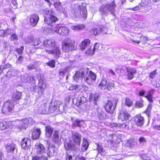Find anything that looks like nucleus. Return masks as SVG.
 <instances>
[{
	"label": "nucleus",
	"instance_id": "1",
	"mask_svg": "<svg viewBox=\"0 0 160 160\" xmlns=\"http://www.w3.org/2000/svg\"><path fill=\"white\" fill-rule=\"evenodd\" d=\"M47 16L45 17L44 22L49 26L48 27L52 31L56 32L62 35H66L69 31L68 28L65 27H59L55 22L58 20V18L55 16V13L52 9H50L47 12Z\"/></svg>",
	"mask_w": 160,
	"mask_h": 160
},
{
	"label": "nucleus",
	"instance_id": "2",
	"mask_svg": "<svg viewBox=\"0 0 160 160\" xmlns=\"http://www.w3.org/2000/svg\"><path fill=\"white\" fill-rule=\"evenodd\" d=\"M88 68H81L77 71L73 76L74 81H77L79 78H84V81L88 83L91 84L92 81L96 80L97 75L91 71H89Z\"/></svg>",
	"mask_w": 160,
	"mask_h": 160
},
{
	"label": "nucleus",
	"instance_id": "3",
	"mask_svg": "<svg viewBox=\"0 0 160 160\" xmlns=\"http://www.w3.org/2000/svg\"><path fill=\"white\" fill-rule=\"evenodd\" d=\"M116 3L113 0L111 2L101 6L99 11L102 15L107 16L108 14V12L112 15H114L116 11Z\"/></svg>",
	"mask_w": 160,
	"mask_h": 160
},
{
	"label": "nucleus",
	"instance_id": "4",
	"mask_svg": "<svg viewBox=\"0 0 160 160\" xmlns=\"http://www.w3.org/2000/svg\"><path fill=\"white\" fill-rule=\"evenodd\" d=\"M76 48L74 41L69 38H66L62 42V50L65 52H68Z\"/></svg>",
	"mask_w": 160,
	"mask_h": 160
},
{
	"label": "nucleus",
	"instance_id": "5",
	"mask_svg": "<svg viewBox=\"0 0 160 160\" xmlns=\"http://www.w3.org/2000/svg\"><path fill=\"white\" fill-rule=\"evenodd\" d=\"M14 107V102L11 100H9L6 102L2 108V112L6 114L11 111Z\"/></svg>",
	"mask_w": 160,
	"mask_h": 160
},
{
	"label": "nucleus",
	"instance_id": "6",
	"mask_svg": "<svg viewBox=\"0 0 160 160\" xmlns=\"http://www.w3.org/2000/svg\"><path fill=\"white\" fill-rule=\"evenodd\" d=\"M64 144V148L67 150H75L78 147L72 140L70 139L65 140Z\"/></svg>",
	"mask_w": 160,
	"mask_h": 160
},
{
	"label": "nucleus",
	"instance_id": "7",
	"mask_svg": "<svg viewBox=\"0 0 160 160\" xmlns=\"http://www.w3.org/2000/svg\"><path fill=\"white\" fill-rule=\"evenodd\" d=\"M117 102V101H115L114 104H113V102L111 101H108L106 105L104 107L106 111L111 114L113 113Z\"/></svg>",
	"mask_w": 160,
	"mask_h": 160
},
{
	"label": "nucleus",
	"instance_id": "8",
	"mask_svg": "<svg viewBox=\"0 0 160 160\" xmlns=\"http://www.w3.org/2000/svg\"><path fill=\"white\" fill-rule=\"evenodd\" d=\"M52 50H45V52L49 54H53L56 58H58L60 57L61 52L60 48L56 46L52 48Z\"/></svg>",
	"mask_w": 160,
	"mask_h": 160
},
{
	"label": "nucleus",
	"instance_id": "9",
	"mask_svg": "<svg viewBox=\"0 0 160 160\" xmlns=\"http://www.w3.org/2000/svg\"><path fill=\"white\" fill-rule=\"evenodd\" d=\"M72 137L74 142L79 147L81 143V135L77 132H73L72 134Z\"/></svg>",
	"mask_w": 160,
	"mask_h": 160
},
{
	"label": "nucleus",
	"instance_id": "10",
	"mask_svg": "<svg viewBox=\"0 0 160 160\" xmlns=\"http://www.w3.org/2000/svg\"><path fill=\"white\" fill-rule=\"evenodd\" d=\"M28 18L31 22V25L34 27L36 25L39 20V18L37 14H34L30 15Z\"/></svg>",
	"mask_w": 160,
	"mask_h": 160
},
{
	"label": "nucleus",
	"instance_id": "11",
	"mask_svg": "<svg viewBox=\"0 0 160 160\" xmlns=\"http://www.w3.org/2000/svg\"><path fill=\"white\" fill-rule=\"evenodd\" d=\"M130 117L129 114L126 110H122L120 112L118 118L122 121L128 120Z\"/></svg>",
	"mask_w": 160,
	"mask_h": 160
},
{
	"label": "nucleus",
	"instance_id": "12",
	"mask_svg": "<svg viewBox=\"0 0 160 160\" xmlns=\"http://www.w3.org/2000/svg\"><path fill=\"white\" fill-rule=\"evenodd\" d=\"M31 144V140L28 138H24L21 142V146L24 149H29Z\"/></svg>",
	"mask_w": 160,
	"mask_h": 160
},
{
	"label": "nucleus",
	"instance_id": "13",
	"mask_svg": "<svg viewBox=\"0 0 160 160\" xmlns=\"http://www.w3.org/2000/svg\"><path fill=\"white\" fill-rule=\"evenodd\" d=\"M47 145L46 147L48 148V155L49 157H53L55 155L57 154L56 151L55 150V148L54 147H50V144L49 142L48 141H45Z\"/></svg>",
	"mask_w": 160,
	"mask_h": 160
},
{
	"label": "nucleus",
	"instance_id": "14",
	"mask_svg": "<svg viewBox=\"0 0 160 160\" xmlns=\"http://www.w3.org/2000/svg\"><path fill=\"white\" fill-rule=\"evenodd\" d=\"M43 46L46 47L53 48L56 46V43L53 39H47L45 40L43 43Z\"/></svg>",
	"mask_w": 160,
	"mask_h": 160
},
{
	"label": "nucleus",
	"instance_id": "15",
	"mask_svg": "<svg viewBox=\"0 0 160 160\" xmlns=\"http://www.w3.org/2000/svg\"><path fill=\"white\" fill-rule=\"evenodd\" d=\"M16 72L14 70H11L9 71L7 73V75L4 76L1 78V81L4 82L7 80V78H9L11 77L14 76L16 75Z\"/></svg>",
	"mask_w": 160,
	"mask_h": 160
},
{
	"label": "nucleus",
	"instance_id": "16",
	"mask_svg": "<svg viewBox=\"0 0 160 160\" xmlns=\"http://www.w3.org/2000/svg\"><path fill=\"white\" fill-rule=\"evenodd\" d=\"M19 123L18 128L20 129V130L22 129H25L28 127L29 120L27 118L22 119L20 121Z\"/></svg>",
	"mask_w": 160,
	"mask_h": 160
},
{
	"label": "nucleus",
	"instance_id": "17",
	"mask_svg": "<svg viewBox=\"0 0 160 160\" xmlns=\"http://www.w3.org/2000/svg\"><path fill=\"white\" fill-rule=\"evenodd\" d=\"M16 145L13 142L8 143L6 145L5 147L7 152H13L16 148Z\"/></svg>",
	"mask_w": 160,
	"mask_h": 160
},
{
	"label": "nucleus",
	"instance_id": "18",
	"mask_svg": "<svg viewBox=\"0 0 160 160\" xmlns=\"http://www.w3.org/2000/svg\"><path fill=\"white\" fill-rule=\"evenodd\" d=\"M78 8L80 16L84 18H86L87 16V12L86 8L82 5L79 6Z\"/></svg>",
	"mask_w": 160,
	"mask_h": 160
},
{
	"label": "nucleus",
	"instance_id": "19",
	"mask_svg": "<svg viewBox=\"0 0 160 160\" xmlns=\"http://www.w3.org/2000/svg\"><path fill=\"white\" fill-rule=\"evenodd\" d=\"M48 106L46 103L39 107L37 110V112L40 114H45L47 113Z\"/></svg>",
	"mask_w": 160,
	"mask_h": 160
},
{
	"label": "nucleus",
	"instance_id": "20",
	"mask_svg": "<svg viewBox=\"0 0 160 160\" xmlns=\"http://www.w3.org/2000/svg\"><path fill=\"white\" fill-rule=\"evenodd\" d=\"M135 121L136 125L138 126H142L144 122V118L140 115L136 116Z\"/></svg>",
	"mask_w": 160,
	"mask_h": 160
},
{
	"label": "nucleus",
	"instance_id": "21",
	"mask_svg": "<svg viewBox=\"0 0 160 160\" xmlns=\"http://www.w3.org/2000/svg\"><path fill=\"white\" fill-rule=\"evenodd\" d=\"M45 148L43 145L39 143L37 146L36 152L38 154H43L45 152Z\"/></svg>",
	"mask_w": 160,
	"mask_h": 160
},
{
	"label": "nucleus",
	"instance_id": "22",
	"mask_svg": "<svg viewBox=\"0 0 160 160\" xmlns=\"http://www.w3.org/2000/svg\"><path fill=\"white\" fill-rule=\"evenodd\" d=\"M40 129L39 128H36L32 132V138L33 139H38L41 134Z\"/></svg>",
	"mask_w": 160,
	"mask_h": 160
},
{
	"label": "nucleus",
	"instance_id": "23",
	"mask_svg": "<svg viewBox=\"0 0 160 160\" xmlns=\"http://www.w3.org/2000/svg\"><path fill=\"white\" fill-rule=\"evenodd\" d=\"M44 88L43 86L39 85L38 87L35 86L34 89V91L35 92H37L38 96H40L42 94Z\"/></svg>",
	"mask_w": 160,
	"mask_h": 160
},
{
	"label": "nucleus",
	"instance_id": "24",
	"mask_svg": "<svg viewBox=\"0 0 160 160\" xmlns=\"http://www.w3.org/2000/svg\"><path fill=\"white\" fill-rule=\"evenodd\" d=\"M49 108L50 109L52 110L53 111H55L57 110H59V106L57 105L56 101H52L50 103Z\"/></svg>",
	"mask_w": 160,
	"mask_h": 160
},
{
	"label": "nucleus",
	"instance_id": "25",
	"mask_svg": "<svg viewBox=\"0 0 160 160\" xmlns=\"http://www.w3.org/2000/svg\"><path fill=\"white\" fill-rule=\"evenodd\" d=\"M97 111L98 112L97 116L100 120L104 119L106 118V114L104 111H102L100 108H98Z\"/></svg>",
	"mask_w": 160,
	"mask_h": 160
},
{
	"label": "nucleus",
	"instance_id": "26",
	"mask_svg": "<svg viewBox=\"0 0 160 160\" xmlns=\"http://www.w3.org/2000/svg\"><path fill=\"white\" fill-rule=\"evenodd\" d=\"M89 144L87 140L85 138H84L83 139V142L81 147V149L82 152L85 151L86 150L88 147Z\"/></svg>",
	"mask_w": 160,
	"mask_h": 160
},
{
	"label": "nucleus",
	"instance_id": "27",
	"mask_svg": "<svg viewBox=\"0 0 160 160\" xmlns=\"http://www.w3.org/2000/svg\"><path fill=\"white\" fill-rule=\"evenodd\" d=\"M31 79H34L33 77H30L28 74H25L21 77V80L23 82H27L31 81Z\"/></svg>",
	"mask_w": 160,
	"mask_h": 160
},
{
	"label": "nucleus",
	"instance_id": "28",
	"mask_svg": "<svg viewBox=\"0 0 160 160\" xmlns=\"http://www.w3.org/2000/svg\"><path fill=\"white\" fill-rule=\"evenodd\" d=\"M72 125L74 127H81L84 123L83 120H80L78 119L72 120Z\"/></svg>",
	"mask_w": 160,
	"mask_h": 160
},
{
	"label": "nucleus",
	"instance_id": "29",
	"mask_svg": "<svg viewBox=\"0 0 160 160\" xmlns=\"http://www.w3.org/2000/svg\"><path fill=\"white\" fill-rule=\"evenodd\" d=\"M90 41L89 39H85L80 44V47L81 49L83 50L85 48L89 45Z\"/></svg>",
	"mask_w": 160,
	"mask_h": 160
},
{
	"label": "nucleus",
	"instance_id": "30",
	"mask_svg": "<svg viewBox=\"0 0 160 160\" xmlns=\"http://www.w3.org/2000/svg\"><path fill=\"white\" fill-rule=\"evenodd\" d=\"M86 101V98L84 97L82 95L78 96L76 105L77 106H79L84 102H85Z\"/></svg>",
	"mask_w": 160,
	"mask_h": 160
},
{
	"label": "nucleus",
	"instance_id": "31",
	"mask_svg": "<svg viewBox=\"0 0 160 160\" xmlns=\"http://www.w3.org/2000/svg\"><path fill=\"white\" fill-rule=\"evenodd\" d=\"M46 128V137L49 138H50L52 135L53 132V128L50 126H48L45 127Z\"/></svg>",
	"mask_w": 160,
	"mask_h": 160
},
{
	"label": "nucleus",
	"instance_id": "32",
	"mask_svg": "<svg viewBox=\"0 0 160 160\" xmlns=\"http://www.w3.org/2000/svg\"><path fill=\"white\" fill-rule=\"evenodd\" d=\"M128 79L131 80L133 78V74L136 73V71L134 68H131L128 71Z\"/></svg>",
	"mask_w": 160,
	"mask_h": 160
},
{
	"label": "nucleus",
	"instance_id": "33",
	"mask_svg": "<svg viewBox=\"0 0 160 160\" xmlns=\"http://www.w3.org/2000/svg\"><path fill=\"white\" fill-rule=\"evenodd\" d=\"M99 97V94L98 93H96L94 94L91 95L89 97L91 101H93L95 105H97V101H98V98Z\"/></svg>",
	"mask_w": 160,
	"mask_h": 160
},
{
	"label": "nucleus",
	"instance_id": "34",
	"mask_svg": "<svg viewBox=\"0 0 160 160\" xmlns=\"http://www.w3.org/2000/svg\"><path fill=\"white\" fill-rule=\"evenodd\" d=\"M21 92L16 91L13 94L12 98L14 100L21 99L22 95Z\"/></svg>",
	"mask_w": 160,
	"mask_h": 160
},
{
	"label": "nucleus",
	"instance_id": "35",
	"mask_svg": "<svg viewBox=\"0 0 160 160\" xmlns=\"http://www.w3.org/2000/svg\"><path fill=\"white\" fill-rule=\"evenodd\" d=\"M53 141L55 143H57L60 141L61 139L59 136V132L57 131H55L53 133L52 137Z\"/></svg>",
	"mask_w": 160,
	"mask_h": 160
},
{
	"label": "nucleus",
	"instance_id": "36",
	"mask_svg": "<svg viewBox=\"0 0 160 160\" xmlns=\"http://www.w3.org/2000/svg\"><path fill=\"white\" fill-rule=\"evenodd\" d=\"M107 81L104 78L102 79L98 86L100 87H101L102 89L105 90L107 88Z\"/></svg>",
	"mask_w": 160,
	"mask_h": 160
},
{
	"label": "nucleus",
	"instance_id": "37",
	"mask_svg": "<svg viewBox=\"0 0 160 160\" xmlns=\"http://www.w3.org/2000/svg\"><path fill=\"white\" fill-rule=\"evenodd\" d=\"M82 86L81 84L80 85H72L69 88V90L71 91L74 90L80 91L82 88Z\"/></svg>",
	"mask_w": 160,
	"mask_h": 160
},
{
	"label": "nucleus",
	"instance_id": "38",
	"mask_svg": "<svg viewBox=\"0 0 160 160\" xmlns=\"http://www.w3.org/2000/svg\"><path fill=\"white\" fill-rule=\"evenodd\" d=\"M101 32L100 28H93L90 31L91 34L92 35H99Z\"/></svg>",
	"mask_w": 160,
	"mask_h": 160
},
{
	"label": "nucleus",
	"instance_id": "39",
	"mask_svg": "<svg viewBox=\"0 0 160 160\" xmlns=\"http://www.w3.org/2000/svg\"><path fill=\"white\" fill-rule=\"evenodd\" d=\"M110 127L112 128L117 127H122L123 128L126 127V125L124 123H122L121 124H118L116 123H112L110 124Z\"/></svg>",
	"mask_w": 160,
	"mask_h": 160
},
{
	"label": "nucleus",
	"instance_id": "40",
	"mask_svg": "<svg viewBox=\"0 0 160 160\" xmlns=\"http://www.w3.org/2000/svg\"><path fill=\"white\" fill-rule=\"evenodd\" d=\"M153 89H152L147 94V95L145 96V97L148 100L152 102H153V100L152 99V93L154 91Z\"/></svg>",
	"mask_w": 160,
	"mask_h": 160
},
{
	"label": "nucleus",
	"instance_id": "41",
	"mask_svg": "<svg viewBox=\"0 0 160 160\" xmlns=\"http://www.w3.org/2000/svg\"><path fill=\"white\" fill-rule=\"evenodd\" d=\"M85 26L82 24H78L77 25H73L71 27V28L74 30H77L83 29Z\"/></svg>",
	"mask_w": 160,
	"mask_h": 160
},
{
	"label": "nucleus",
	"instance_id": "42",
	"mask_svg": "<svg viewBox=\"0 0 160 160\" xmlns=\"http://www.w3.org/2000/svg\"><path fill=\"white\" fill-rule=\"evenodd\" d=\"M37 62H33L27 66V68L28 70H32L36 69L37 68Z\"/></svg>",
	"mask_w": 160,
	"mask_h": 160
},
{
	"label": "nucleus",
	"instance_id": "43",
	"mask_svg": "<svg viewBox=\"0 0 160 160\" xmlns=\"http://www.w3.org/2000/svg\"><path fill=\"white\" fill-rule=\"evenodd\" d=\"M11 67V65L9 63H7L4 65H1L0 66V74H1L4 69L10 68Z\"/></svg>",
	"mask_w": 160,
	"mask_h": 160
},
{
	"label": "nucleus",
	"instance_id": "44",
	"mask_svg": "<svg viewBox=\"0 0 160 160\" xmlns=\"http://www.w3.org/2000/svg\"><path fill=\"white\" fill-rule=\"evenodd\" d=\"M54 5L55 8L58 11H60L62 8L61 4L59 1H56L54 3Z\"/></svg>",
	"mask_w": 160,
	"mask_h": 160
},
{
	"label": "nucleus",
	"instance_id": "45",
	"mask_svg": "<svg viewBox=\"0 0 160 160\" xmlns=\"http://www.w3.org/2000/svg\"><path fill=\"white\" fill-rule=\"evenodd\" d=\"M47 64L49 67L53 68L55 67V62L54 60H50L47 63Z\"/></svg>",
	"mask_w": 160,
	"mask_h": 160
},
{
	"label": "nucleus",
	"instance_id": "46",
	"mask_svg": "<svg viewBox=\"0 0 160 160\" xmlns=\"http://www.w3.org/2000/svg\"><path fill=\"white\" fill-rule=\"evenodd\" d=\"M95 51L94 49L92 48V47L91 46L90 48H89L86 51V53L89 55H93L94 54Z\"/></svg>",
	"mask_w": 160,
	"mask_h": 160
},
{
	"label": "nucleus",
	"instance_id": "47",
	"mask_svg": "<svg viewBox=\"0 0 160 160\" xmlns=\"http://www.w3.org/2000/svg\"><path fill=\"white\" fill-rule=\"evenodd\" d=\"M158 74L157 70H155L154 71L150 73L149 77L151 78H154Z\"/></svg>",
	"mask_w": 160,
	"mask_h": 160
},
{
	"label": "nucleus",
	"instance_id": "48",
	"mask_svg": "<svg viewBox=\"0 0 160 160\" xmlns=\"http://www.w3.org/2000/svg\"><path fill=\"white\" fill-rule=\"evenodd\" d=\"M23 49L24 47L22 46L19 48H16V51L19 54L21 55L22 53Z\"/></svg>",
	"mask_w": 160,
	"mask_h": 160
},
{
	"label": "nucleus",
	"instance_id": "49",
	"mask_svg": "<svg viewBox=\"0 0 160 160\" xmlns=\"http://www.w3.org/2000/svg\"><path fill=\"white\" fill-rule=\"evenodd\" d=\"M10 39L11 41L17 40L18 39V36L16 34L12 33Z\"/></svg>",
	"mask_w": 160,
	"mask_h": 160
},
{
	"label": "nucleus",
	"instance_id": "50",
	"mask_svg": "<svg viewBox=\"0 0 160 160\" xmlns=\"http://www.w3.org/2000/svg\"><path fill=\"white\" fill-rule=\"evenodd\" d=\"M76 159V157L74 156H72L68 154H67L66 156V160H75Z\"/></svg>",
	"mask_w": 160,
	"mask_h": 160
},
{
	"label": "nucleus",
	"instance_id": "51",
	"mask_svg": "<svg viewBox=\"0 0 160 160\" xmlns=\"http://www.w3.org/2000/svg\"><path fill=\"white\" fill-rule=\"evenodd\" d=\"M7 126L5 123L0 122V130H4L7 128Z\"/></svg>",
	"mask_w": 160,
	"mask_h": 160
},
{
	"label": "nucleus",
	"instance_id": "52",
	"mask_svg": "<svg viewBox=\"0 0 160 160\" xmlns=\"http://www.w3.org/2000/svg\"><path fill=\"white\" fill-rule=\"evenodd\" d=\"M114 84L112 82H109L107 84V90H109L111 88L114 87Z\"/></svg>",
	"mask_w": 160,
	"mask_h": 160
},
{
	"label": "nucleus",
	"instance_id": "53",
	"mask_svg": "<svg viewBox=\"0 0 160 160\" xmlns=\"http://www.w3.org/2000/svg\"><path fill=\"white\" fill-rule=\"evenodd\" d=\"M125 103L126 105L128 106H131L132 104V102L128 98L126 99Z\"/></svg>",
	"mask_w": 160,
	"mask_h": 160
},
{
	"label": "nucleus",
	"instance_id": "54",
	"mask_svg": "<svg viewBox=\"0 0 160 160\" xmlns=\"http://www.w3.org/2000/svg\"><path fill=\"white\" fill-rule=\"evenodd\" d=\"M149 105H150V104ZM151 107H150L149 105L148 108H147L145 111V112L148 117L150 116L151 115Z\"/></svg>",
	"mask_w": 160,
	"mask_h": 160
},
{
	"label": "nucleus",
	"instance_id": "55",
	"mask_svg": "<svg viewBox=\"0 0 160 160\" xmlns=\"http://www.w3.org/2000/svg\"><path fill=\"white\" fill-rule=\"evenodd\" d=\"M41 42L40 41V39H36L34 40L33 45L34 46H37L39 45V44L41 43Z\"/></svg>",
	"mask_w": 160,
	"mask_h": 160
},
{
	"label": "nucleus",
	"instance_id": "56",
	"mask_svg": "<svg viewBox=\"0 0 160 160\" xmlns=\"http://www.w3.org/2000/svg\"><path fill=\"white\" fill-rule=\"evenodd\" d=\"M141 41L146 42L147 41H148L150 39H148V37H145L143 35H141L140 37Z\"/></svg>",
	"mask_w": 160,
	"mask_h": 160
},
{
	"label": "nucleus",
	"instance_id": "57",
	"mask_svg": "<svg viewBox=\"0 0 160 160\" xmlns=\"http://www.w3.org/2000/svg\"><path fill=\"white\" fill-rule=\"evenodd\" d=\"M6 34V35L8 34H11L12 33L14 32V30L12 29H11L10 28L7 29V30H5Z\"/></svg>",
	"mask_w": 160,
	"mask_h": 160
},
{
	"label": "nucleus",
	"instance_id": "58",
	"mask_svg": "<svg viewBox=\"0 0 160 160\" xmlns=\"http://www.w3.org/2000/svg\"><path fill=\"white\" fill-rule=\"evenodd\" d=\"M99 45L98 43H96L94 46H92V48L94 49L95 52L98 50Z\"/></svg>",
	"mask_w": 160,
	"mask_h": 160
},
{
	"label": "nucleus",
	"instance_id": "59",
	"mask_svg": "<svg viewBox=\"0 0 160 160\" xmlns=\"http://www.w3.org/2000/svg\"><path fill=\"white\" fill-rule=\"evenodd\" d=\"M33 38L31 37H28L25 40V42L26 43H30L32 42Z\"/></svg>",
	"mask_w": 160,
	"mask_h": 160
},
{
	"label": "nucleus",
	"instance_id": "60",
	"mask_svg": "<svg viewBox=\"0 0 160 160\" xmlns=\"http://www.w3.org/2000/svg\"><path fill=\"white\" fill-rule=\"evenodd\" d=\"M23 57L22 56H20L19 57L18 60L17 61L16 63L18 64L21 63L22 61L23 60Z\"/></svg>",
	"mask_w": 160,
	"mask_h": 160
},
{
	"label": "nucleus",
	"instance_id": "61",
	"mask_svg": "<svg viewBox=\"0 0 160 160\" xmlns=\"http://www.w3.org/2000/svg\"><path fill=\"white\" fill-rule=\"evenodd\" d=\"M136 106L138 107L141 108L143 106V104L141 101H138L136 102Z\"/></svg>",
	"mask_w": 160,
	"mask_h": 160
},
{
	"label": "nucleus",
	"instance_id": "62",
	"mask_svg": "<svg viewBox=\"0 0 160 160\" xmlns=\"http://www.w3.org/2000/svg\"><path fill=\"white\" fill-rule=\"evenodd\" d=\"M0 35L2 37H5L6 36L5 30H0Z\"/></svg>",
	"mask_w": 160,
	"mask_h": 160
},
{
	"label": "nucleus",
	"instance_id": "63",
	"mask_svg": "<svg viewBox=\"0 0 160 160\" xmlns=\"http://www.w3.org/2000/svg\"><path fill=\"white\" fill-rule=\"evenodd\" d=\"M67 72V70H62L60 71L59 72V75L60 76H63Z\"/></svg>",
	"mask_w": 160,
	"mask_h": 160
},
{
	"label": "nucleus",
	"instance_id": "64",
	"mask_svg": "<svg viewBox=\"0 0 160 160\" xmlns=\"http://www.w3.org/2000/svg\"><path fill=\"white\" fill-rule=\"evenodd\" d=\"M108 73L110 74V75L113 78L115 77V73L112 70L110 69L108 71Z\"/></svg>",
	"mask_w": 160,
	"mask_h": 160
}]
</instances>
